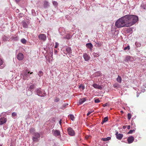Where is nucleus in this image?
<instances>
[{
	"label": "nucleus",
	"instance_id": "nucleus-44",
	"mask_svg": "<svg viewBox=\"0 0 146 146\" xmlns=\"http://www.w3.org/2000/svg\"><path fill=\"white\" fill-rule=\"evenodd\" d=\"M119 135V134H118V132L117 131L116 132V133H115V135H116V136H117V135Z\"/></svg>",
	"mask_w": 146,
	"mask_h": 146
},
{
	"label": "nucleus",
	"instance_id": "nucleus-20",
	"mask_svg": "<svg viewBox=\"0 0 146 146\" xmlns=\"http://www.w3.org/2000/svg\"><path fill=\"white\" fill-rule=\"evenodd\" d=\"M111 139V137H108L106 138H102L101 140L104 141H107Z\"/></svg>",
	"mask_w": 146,
	"mask_h": 146
},
{
	"label": "nucleus",
	"instance_id": "nucleus-40",
	"mask_svg": "<svg viewBox=\"0 0 146 146\" xmlns=\"http://www.w3.org/2000/svg\"><path fill=\"white\" fill-rule=\"evenodd\" d=\"M135 131V130H130L128 132V134H131L133 133V132Z\"/></svg>",
	"mask_w": 146,
	"mask_h": 146
},
{
	"label": "nucleus",
	"instance_id": "nucleus-32",
	"mask_svg": "<svg viewBox=\"0 0 146 146\" xmlns=\"http://www.w3.org/2000/svg\"><path fill=\"white\" fill-rule=\"evenodd\" d=\"M34 87H35V86L34 85H31L30 86V87H29V89L30 90H31L33 89V88H34Z\"/></svg>",
	"mask_w": 146,
	"mask_h": 146
},
{
	"label": "nucleus",
	"instance_id": "nucleus-39",
	"mask_svg": "<svg viewBox=\"0 0 146 146\" xmlns=\"http://www.w3.org/2000/svg\"><path fill=\"white\" fill-rule=\"evenodd\" d=\"M59 45V44L57 42H56L55 43V48H57L58 46Z\"/></svg>",
	"mask_w": 146,
	"mask_h": 146
},
{
	"label": "nucleus",
	"instance_id": "nucleus-18",
	"mask_svg": "<svg viewBox=\"0 0 146 146\" xmlns=\"http://www.w3.org/2000/svg\"><path fill=\"white\" fill-rule=\"evenodd\" d=\"M123 136V135L121 134H119L117 135L116 138L119 140H121Z\"/></svg>",
	"mask_w": 146,
	"mask_h": 146
},
{
	"label": "nucleus",
	"instance_id": "nucleus-16",
	"mask_svg": "<svg viewBox=\"0 0 146 146\" xmlns=\"http://www.w3.org/2000/svg\"><path fill=\"white\" fill-rule=\"evenodd\" d=\"M86 47L90 49H92L93 47V45L91 43H88L86 44Z\"/></svg>",
	"mask_w": 146,
	"mask_h": 146
},
{
	"label": "nucleus",
	"instance_id": "nucleus-23",
	"mask_svg": "<svg viewBox=\"0 0 146 146\" xmlns=\"http://www.w3.org/2000/svg\"><path fill=\"white\" fill-rule=\"evenodd\" d=\"M66 50L69 53H70L71 52V49L70 47H67L66 49Z\"/></svg>",
	"mask_w": 146,
	"mask_h": 146
},
{
	"label": "nucleus",
	"instance_id": "nucleus-8",
	"mask_svg": "<svg viewBox=\"0 0 146 146\" xmlns=\"http://www.w3.org/2000/svg\"><path fill=\"white\" fill-rule=\"evenodd\" d=\"M133 60V58L132 57L129 56H127L125 57V61L126 62H131Z\"/></svg>",
	"mask_w": 146,
	"mask_h": 146
},
{
	"label": "nucleus",
	"instance_id": "nucleus-12",
	"mask_svg": "<svg viewBox=\"0 0 146 146\" xmlns=\"http://www.w3.org/2000/svg\"><path fill=\"white\" fill-rule=\"evenodd\" d=\"M92 86L94 88L97 89L101 90L102 89L101 86L96 84H93Z\"/></svg>",
	"mask_w": 146,
	"mask_h": 146
},
{
	"label": "nucleus",
	"instance_id": "nucleus-55",
	"mask_svg": "<svg viewBox=\"0 0 146 146\" xmlns=\"http://www.w3.org/2000/svg\"><path fill=\"white\" fill-rule=\"evenodd\" d=\"M0 146H2V145L0 144Z\"/></svg>",
	"mask_w": 146,
	"mask_h": 146
},
{
	"label": "nucleus",
	"instance_id": "nucleus-43",
	"mask_svg": "<svg viewBox=\"0 0 146 146\" xmlns=\"http://www.w3.org/2000/svg\"><path fill=\"white\" fill-rule=\"evenodd\" d=\"M130 128V126L129 125L127 126V129H129Z\"/></svg>",
	"mask_w": 146,
	"mask_h": 146
},
{
	"label": "nucleus",
	"instance_id": "nucleus-49",
	"mask_svg": "<svg viewBox=\"0 0 146 146\" xmlns=\"http://www.w3.org/2000/svg\"><path fill=\"white\" fill-rule=\"evenodd\" d=\"M113 86H114V88H116V87L117 86H116V84H114V85H113Z\"/></svg>",
	"mask_w": 146,
	"mask_h": 146
},
{
	"label": "nucleus",
	"instance_id": "nucleus-28",
	"mask_svg": "<svg viewBox=\"0 0 146 146\" xmlns=\"http://www.w3.org/2000/svg\"><path fill=\"white\" fill-rule=\"evenodd\" d=\"M95 46L98 47L101 46V44L98 42H96L95 44Z\"/></svg>",
	"mask_w": 146,
	"mask_h": 146
},
{
	"label": "nucleus",
	"instance_id": "nucleus-14",
	"mask_svg": "<svg viewBox=\"0 0 146 146\" xmlns=\"http://www.w3.org/2000/svg\"><path fill=\"white\" fill-rule=\"evenodd\" d=\"M86 101V98H83L80 99L79 100V102L78 103V105H80L82 104L84 102Z\"/></svg>",
	"mask_w": 146,
	"mask_h": 146
},
{
	"label": "nucleus",
	"instance_id": "nucleus-11",
	"mask_svg": "<svg viewBox=\"0 0 146 146\" xmlns=\"http://www.w3.org/2000/svg\"><path fill=\"white\" fill-rule=\"evenodd\" d=\"M134 140V138L133 136H131L128 137L127 141L128 143H132Z\"/></svg>",
	"mask_w": 146,
	"mask_h": 146
},
{
	"label": "nucleus",
	"instance_id": "nucleus-9",
	"mask_svg": "<svg viewBox=\"0 0 146 146\" xmlns=\"http://www.w3.org/2000/svg\"><path fill=\"white\" fill-rule=\"evenodd\" d=\"M7 121L6 118L4 117H1L0 118V125H2L5 123Z\"/></svg>",
	"mask_w": 146,
	"mask_h": 146
},
{
	"label": "nucleus",
	"instance_id": "nucleus-22",
	"mask_svg": "<svg viewBox=\"0 0 146 146\" xmlns=\"http://www.w3.org/2000/svg\"><path fill=\"white\" fill-rule=\"evenodd\" d=\"M121 78L119 76H118V77L117 78V81L119 83H121Z\"/></svg>",
	"mask_w": 146,
	"mask_h": 146
},
{
	"label": "nucleus",
	"instance_id": "nucleus-48",
	"mask_svg": "<svg viewBox=\"0 0 146 146\" xmlns=\"http://www.w3.org/2000/svg\"><path fill=\"white\" fill-rule=\"evenodd\" d=\"M61 119L59 121V123H60V125H61Z\"/></svg>",
	"mask_w": 146,
	"mask_h": 146
},
{
	"label": "nucleus",
	"instance_id": "nucleus-4",
	"mask_svg": "<svg viewBox=\"0 0 146 146\" xmlns=\"http://www.w3.org/2000/svg\"><path fill=\"white\" fill-rule=\"evenodd\" d=\"M34 136L33 137V140L34 141L37 142L38 141L40 137V134L37 133H34L33 134Z\"/></svg>",
	"mask_w": 146,
	"mask_h": 146
},
{
	"label": "nucleus",
	"instance_id": "nucleus-30",
	"mask_svg": "<svg viewBox=\"0 0 146 146\" xmlns=\"http://www.w3.org/2000/svg\"><path fill=\"white\" fill-rule=\"evenodd\" d=\"M21 42L23 44L25 43L26 42V40L24 38H23L21 40Z\"/></svg>",
	"mask_w": 146,
	"mask_h": 146
},
{
	"label": "nucleus",
	"instance_id": "nucleus-34",
	"mask_svg": "<svg viewBox=\"0 0 146 146\" xmlns=\"http://www.w3.org/2000/svg\"><path fill=\"white\" fill-rule=\"evenodd\" d=\"M130 49V47L129 45H128L127 47H126L124 48V50H129Z\"/></svg>",
	"mask_w": 146,
	"mask_h": 146
},
{
	"label": "nucleus",
	"instance_id": "nucleus-2",
	"mask_svg": "<svg viewBox=\"0 0 146 146\" xmlns=\"http://www.w3.org/2000/svg\"><path fill=\"white\" fill-rule=\"evenodd\" d=\"M125 16L119 19L115 22V26L118 28L129 27Z\"/></svg>",
	"mask_w": 146,
	"mask_h": 146
},
{
	"label": "nucleus",
	"instance_id": "nucleus-25",
	"mask_svg": "<svg viewBox=\"0 0 146 146\" xmlns=\"http://www.w3.org/2000/svg\"><path fill=\"white\" fill-rule=\"evenodd\" d=\"M93 55L94 57H98L99 56V54L98 53L94 52L93 53Z\"/></svg>",
	"mask_w": 146,
	"mask_h": 146
},
{
	"label": "nucleus",
	"instance_id": "nucleus-5",
	"mask_svg": "<svg viewBox=\"0 0 146 146\" xmlns=\"http://www.w3.org/2000/svg\"><path fill=\"white\" fill-rule=\"evenodd\" d=\"M67 131L69 135L71 136H73L75 135V132L71 127H68L67 129Z\"/></svg>",
	"mask_w": 146,
	"mask_h": 146
},
{
	"label": "nucleus",
	"instance_id": "nucleus-35",
	"mask_svg": "<svg viewBox=\"0 0 146 146\" xmlns=\"http://www.w3.org/2000/svg\"><path fill=\"white\" fill-rule=\"evenodd\" d=\"M53 4L55 6H56L58 5L57 3L55 1H54L53 2Z\"/></svg>",
	"mask_w": 146,
	"mask_h": 146
},
{
	"label": "nucleus",
	"instance_id": "nucleus-10",
	"mask_svg": "<svg viewBox=\"0 0 146 146\" xmlns=\"http://www.w3.org/2000/svg\"><path fill=\"white\" fill-rule=\"evenodd\" d=\"M83 56L85 60L86 61H88L90 59V56L87 53L84 54Z\"/></svg>",
	"mask_w": 146,
	"mask_h": 146
},
{
	"label": "nucleus",
	"instance_id": "nucleus-42",
	"mask_svg": "<svg viewBox=\"0 0 146 146\" xmlns=\"http://www.w3.org/2000/svg\"><path fill=\"white\" fill-rule=\"evenodd\" d=\"M108 105V104L107 103H106L105 104H104L103 105V107H105V106H107Z\"/></svg>",
	"mask_w": 146,
	"mask_h": 146
},
{
	"label": "nucleus",
	"instance_id": "nucleus-7",
	"mask_svg": "<svg viewBox=\"0 0 146 146\" xmlns=\"http://www.w3.org/2000/svg\"><path fill=\"white\" fill-rule=\"evenodd\" d=\"M24 58L23 54L21 53H19L17 56V58L19 60H22Z\"/></svg>",
	"mask_w": 146,
	"mask_h": 146
},
{
	"label": "nucleus",
	"instance_id": "nucleus-29",
	"mask_svg": "<svg viewBox=\"0 0 146 146\" xmlns=\"http://www.w3.org/2000/svg\"><path fill=\"white\" fill-rule=\"evenodd\" d=\"M70 118L71 120L72 121L74 120V117L73 115H70Z\"/></svg>",
	"mask_w": 146,
	"mask_h": 146
},
{
	"label": "nucleus",
	"instance_id": "nucleus-24",
	"mask_svg": "<svg viewBox=\"0 0 146 146\" xmlns=\"http://www.w3.org/2000/svg\"><path fill=\"white\" fill-rule=\"evenodd\" d=\"M30 132L31 133H32L33 135L35 131V129L34 128H32L30 130Z\"/></svg>",
	"mask_w": 146,
	"mask_h": 146
},
{
	"label": "nucleus",
	"instance_id": "nucleus-15",
	"mask_svg": "<svg viewBox=\"0 0 146 146\" xmlns=\"http://www.w3.org/2000/svg\"><path fill=\"white\" fill-rule=\"evenodd\" d=\"M53 135L55 136H57L60 135V133L59 131L56 130L54 131Z\"/></svg>",
	"mask_w": 146,
	"mask_h": 146
},
{
	"label": "nucleus",
	"instance_id": "nucleus-31",
	"mask_svg": "<svg viewBox=\"0 0 146 146\" xmlns=\"http://www.w3.org/2000/svg\"><path fill=\"white\" fill-rule=\"evenodd\" d=\"M127 117H128V119L129 120H130L131 119V114L130 113H128L127 114Z\"/></svg>",
	"mask_w": 146,
	"mask_h": 146
},
{
	"label": "nucleus",
	"instance_id": "nucleus-52",
	"mask_svg": "<svg viewBox=\"0 0 146 146\" xmlns=\"http://www.w3.org/2000/svg\"><path fill=\"white\" fill-rule=\"evenodd\" d=\"M139 94H137V97H138L139 96Z\"/></svg>",
	"mask_w": 146,
	"mask_h": 146
},
{
	"label": "nucleus",
	"instance_id": "nucleus-38",
	"mask_svg": "<svg viewBox=\"0 0 146 146\" xmlns=\"http://www.w3.org/2000/svg\"><path fill=\"white\" fill-rule=\"evenodd\" d=\"M17 115V114L15 112H13L12 113V115L13 116V117H14V116H16Z\"/></svg>",
	"mask_w": 146,
	"mask_h": 146
},
{
	"label": "nucleus",
	"instance_id": "nucleus-41",
	"mask_svg": "<svg viewBox=\"0 0 146 146\" xmlns=\"http://www.w3.org/2000/svg\"><path fill=\"white\" fill-rule=\"evenodd\" d=\"M91 136L90 135H86L85 136V138L86 139H88Z\"/></svg>",
	"mask_w": 146,
	"mask_h": 146
},
{
	"label": "nucleus",
	"instance_id": "nucleus-6",
	"mask_svg": "<svg viewBox=\"0 0 146 146\" xmlns=\"http://www.w3.org/2000/svg\"><path fill=\"white\" fill-rule=\"evenodd\" d=\"M38 38L40 40L45 41L46 39V37L45 35L41 34L38 35Z\"/></svg>",
	"mask_w": 146,
	"mask_h": 146
},
{
	"label": "nucleus",
	"instance_id": "nucleus-54",
	"mask_svg": "<svg viewBox=\"0 0 146 146\" xmlns=\"http://www.w3.org/2000/svg\"><path fill=\"white\" fill-rule=\"evenodd\" d=\"M23 80H25V79L24 78H23Z\"/></svg>",
	"mask_w": 146,
	"mask_h": 146
},
{
	"label": "nucleus",
	"instance_id": "nucleus-53",
	"mask_svg": "<svg viewBox=\"0 0 146 146\" xmlns=\"http://www.w3.org/2000/svg\"><path fill=\"white\" fill-rule=\"evenodd\" d=\"M143 8L144 9H145V7H143Z\"/></svg>",
	"mask_w": 146,
	"mask_h": 146
},
{
	"label": "nucleus",
	"instance_id": "nucleus-21",
	"mask_svg": "<svg viewBox=\"0 0 146 146\" xmlns=\"http://www.w3.org/2000/svg\"><path fill=\"white\" fill-rule=\"evenodd\" d=\"M108 118L107 117H104V119L102 120V124L103 123L106 122L108 121Z\"/></svg>",
	"mask_w": 146,
	"mask_h": 146
},
{
	"label": "nucleus",
	"instance_id": "nucleus-37",
	"mask_svg": "<svg viewBox=\"0 0 146 146\" xmlns=\"http://www.w3.org/2000/svg\"><path fill=\"white\" fill-rule=\"evenodd\" d=\"M100 102V101L99 99H96L95 100V102L96 103H99Z\"/></svg>",
	"mask_w": 146,
	"mask_h": 146
},
{
	"label": "nucleus",
	"instance_id": "nucleus-45",
	"mask_svg": "<svg viewBox=\"0 0 146 146\" xmlns=\"http://www.w3.org/2000/svg\"><path fill=\"white\" fill-rule=\"evenodd\" d=\"M54 53L55 54H56V53H57V50H54Z\"/></svg>",
	"mask_w": 146,
	"mask_h": 146
},
{
	"label": "nucleus",
	"instance_id": "nucleus-50",
	"mask_svg": "<svg viewBox=\"0 0 146 146\" xmlns=\"http://www.w3.org/2000/svg\"><path fill=\"white\" fill-rule=\"evenodd\" d=\"M120 112L121 113H123V111H120Z\"/></svg>",
	"mask_w": 146,
	"mask_h": 146
},
{
	"label": "nucleus",
	"instance_id": "nucleus-36",
	"mask_svg": "<svg viewBox=\"0 0 146 146\" xmlns=\"http://www.w3.org/2000/svg\"><path fill=\"white\" fill-rule=\"evenodd\" d=\"M59 99L58 98H56L54 100V101L55 102H58L59 101Z\"/></svg>",
	"mask_w": 146,
	"mask_h": 146
},
{
	"label": "nucleus",
	"instance_id": "nucleus-33",
	"mask_svg": "<svg viewBox=\"0 0 146 146\" xmlns=\"http://www.w3.org/2000/svg\"><path fill=\"white\" fill-rule=\"evenodd\" d=\"M94 111V110H92L91 111H88V113L87 114V115H89L92 113Z\"/></svg>",
	"mask_w": 146,
	"mask_h": 146
},
{
	"label": "nucleus",
	"instance_id": "nucleus-46",
	"mask_svg": "<svg viewBox=\"0 0 146 146\" xmlns=\"http://www.w3.org/2000/svg\"><path fill=\"white\" fill-rule=\"evenodd\" d=\"M17 3H18L21 0H15Z\"/></svg>",
	"mask_w": 146,
	"mask_h": 146
},
{
	"label": "nucleus",
	"instance_id": "nucleus-47",
	"mask_svg": "<svg viewBox=\"0 0 146 146\" xmlns=\"http://www.w3.org/2000/svg\"><path fill=\"white\" fill-rule=\"evenodd\" d=\"M126 126H125V125H124L123 126V129H125L126 128Z\"/></svg>",
	"mask_w": 146,
	"mask_h": 146
},
{
	"label": "nucleus",
	"instance_id": "nucleus-26",
	"mask_svg": "<svg viewBox=\"0 0 146 146\" xmlns=\"http://www.w3.org/2000/svg\"><path fill=\"white\" fill-rule=\"evenodd\" d=\"M38 74L39 76L40 77L41 76H42L43 75V72H42V71H40L39 72Z\"/></svg>",
	"mask_w": 146,
	"mask_h": 146
},
{
	"label": "nucleus",
	"instance_id": "nucleus-1",
	"mask_svg": "<svg viewBox=\"0 0 146 146\" xmlns=\"http://www.w3.org/2000/svg\"><path fill=\"white\" fill-rule=\"evenodd\" d=\"M127 20L129 27L134 25L138 20V16L132 15H125Z\"/></svg>",
	"mask_w": 146,
	"mask_h": 146
},
{
	"label": "nucleus",
	"instance_id": "nucleus-17",
	"mask_svg": "<svg viewBox=\"0 0 146 146\" xmlns=\"http://www.w3.org/2000/svg\"><path fill=\"white\" fill-rule=\"evenodd\" d=\"M44 7L45 8H47L49 6V5L48 4V1H45L44 2V4H43Z\"/></svg>",
	"mask_w": 146,
	"mask_h": 146
},
{
	"label": "nucleus",
	"instance_id": "nucleus-3",
	"mask_svg": "<svg viewBox=\"0 0 146 146\" xmlns=\"http://www.w3.org/2000/svg\"><path fill=\"white\" fill-rule=\"evenodd\" d=\"M37 94L41 97H44L46 95V93L44 90H41L40 88L37 89L36 90Z\"/></svg>",
	"mask_w": 146,
	"mask_h": 146
},
{
	"label": "nucleus",
	"instance_id": "nucleus-13",
	"mask_svg": "<svg viewBox=\"0 0 146 146\" xmlns=\"http://www.w3.org/2000/svg\"><path fill=\"white\" fill-rule=\"evenodd\" d=\"M4 63L3 60L1 59L0 58V68L3 69L5 66V65Z\"/></svg>",
	"mask_w": 146,
	"mask_h": 146
},
{
	"label": "nucleus",
	"instance_id": "nucleus-51",
	"mask_svg": "<svg viewBox=\"0 0 146 146\" xmlns=\"http://www.w3.org/2000/svg\"><path fill=\"white\" fill-rule=\"evenodd\" d=\"M30 73V74H32L33 73V72H31Z\"/></svg>",
	"mask_w": 146,
	"mask_h": 146
},
{
	"label": "nucleus",
	"instance_id": "nucleus-27",
	"mask_svg": "<svg viewBox=\"0 0 146 146\" xmlns=\"http://www.w3.org/2000/svg\"><path fill=\"white\" fill-rule=\"evenodd\" d=\"M79 88L82 90H84V86L82 84L80 85L79 86Z\"/></svg>",
	"mask_w": 146,
	"mask_h": 146
},
{
	"label": "nucleus",
	"instance_id": "nucleus-19",
	"mask_svg": "<svg viewBox=\"0 0 146 146\" xmlns=\"http://www.w3.org/2000/svg\"><path fill=\"white\" fill-rule=\"evenodd\" d=\"M30 73V71H29L28 70H25V72H24L23 75V77L24 76H27L28 74Z\"/></svg>",
	"mask_w": 146,
	"mask_h": 146
}]
</instances>
